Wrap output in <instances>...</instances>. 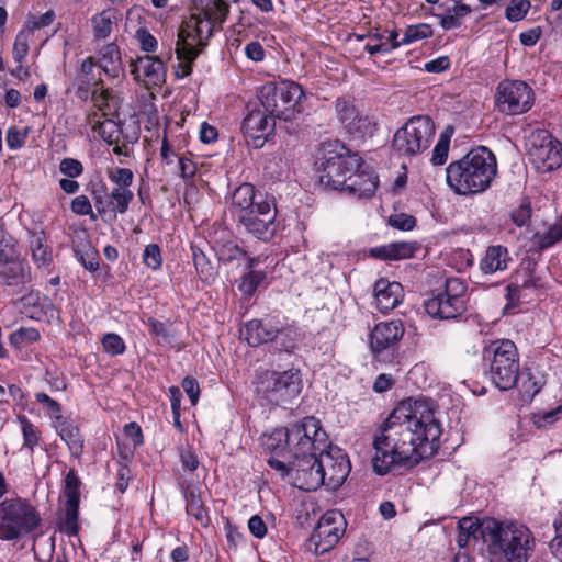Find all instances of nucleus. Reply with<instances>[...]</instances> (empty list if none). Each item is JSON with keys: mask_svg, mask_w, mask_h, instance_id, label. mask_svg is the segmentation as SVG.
I'll list each match as a JSON object with an SVG mask.
<instances>
[{"mask_svg": "<svg viewBox=\"0 0 562 562\" xmlns=\"http://www.w3.org/2000/svg\"><path fill=\"white\" fill-rule=\"evenodd\" d=\"M403 296V288L398 282L379 279L374 284L376 307L382 313L395 308L401 303Z\"/></svg>", "mask_w": 562, "mask_h": 562, "instance_id": "nucleus-27", "label": "nucleus"}, {"mask_svg": "<svg viewBox=\"0 0 562 562\" xmlns=\"http://www.w3.org/2000/svg\"><path fill=\"white\" fill-rule=\"evenodd\" d=\"M531 217V206L530 202H522L517 209L513 210L510 213V218L514 224L518 227H522L526 225Z\"/></svg>", "mask_w": 562, "mask_h": 562, "instance_id": "nucleus-60", "label": "nucleus"}, {"mask_svg": "<svg viewBox=\"0 0 562 562\" xmlns=\"http://www.w3.org/2000/svg\"><path fill=\"white\" fill-rule=\"evenodd\" d=\"M267 199V196L256 191L254 184L244 182L235 188L231 195V212L237 216L238 214L256 207L258 201H265Z\"/></svg>", "mask_w": 562, "mask_h": 562, "instance_id": "nucleus-29", "label": "nucleus"}, {"mask_svg": "<svg viewBox=\"0 0 562 562\" xmlns=\"http://www.w3.org/2000/svg\"><path fill=\"white\" fill-rule=\"evenodd\" d=\"M537 286V280H535L531 276L530 271H525L524 278L521 281L516 277L514 282H510L507 285V295L506 297L510 301V303H515V301L520 300V294L522 290L531 289Z\"/></svg>", "mask_w": 562, "mask_h": 562, "instance_id": "nucleus-43", "label": "nucleus"}, {"mask_svg": "<svg viewBox=\"0 0 562 562\" xmlns=\"http://www.w3.org/2000/svg\"><path fill=\"white\" fill-rule=\"evenodd\" d=\"M487 518L480 520L475 517H463L458 522V537L457 544L459 548H467L473 539L477 541L481 539L485 544V527Z\"/></svg>", "mask_w": 562, "mask_h": 562, "instance_id": "nucleus-31", "label": "nucleus"}, {"mask_svg": "<svg viewBox=\"0 0 562 562\" xmlns=\"http://www.w3.org/2000/svg\"><path fill=\"white\" fill-rule=\"evenodd\" d=\"M528 154L542 171H552L562 165V144L544 130L531 134Z\"/></svg>", "mask_w": 562, "mask_h": 562, "instance_id": "nucleus-16", "label": "nucleus"}, {"mask_svg": "<svg viewBox=\"0 0 562 562\" xmlns=\"http://www.w3.org/2000/svg\"><path fill=\"white\" fill-rule=\"evenodd\" d=\"M344 516L339 512L325 513L311 535V542L316 553H325L333 549L344 533Z\"/></svg>", "mask_w": 562, "mask_h": 562, "instance_id": "nucleus-19", "label": "nucleus"}, {"mask_svg": "<svg viewBox=\"0 0 562 562\" xmlns=\"http://www.w3.org/2000/svg\"><path fill=\"white\" fill-rule=\"evenodd\" d=\"M75 254L80 263L90 272H94L99 269V255L95 248L91 245L76 248Z\"/></svg>", "mask_w": 562, "mask_h": 562, "instance_id": "nucleus-45", "label": "nucleus"}, {"mask_svg": "<svg viewBox=\"0 0 562 562\" xmlns=\"http://www.w3.org/2000/svg\"><path fill=\"white\" fill-rule=\"evenodd\" d=\"M35 398H36L37 403L46 406L47 412L50 414V416L53 418H55L56 420L61 419V414H60L61 407L58 402L50 398L46 393H42V392L36 393Z\"/></svg>", "mask_w": 562, "mask_h": 562, "instance_id": "nucleus-62", "label": "nucleus"}, {"mask_svg": "<svg viewBox=\"0 0 562 562\" xmlns=\"http://www.w3.org/2000/svg\"><path fill=\"white\" fill-rule=\"evenodd\" d=\"M29 244L32 259L38 269L47 268L53 262L52 250L46 244L44 231H29Z\"/></svg>", "mask_w": 562, "mask_h": 562, "instance_id": "nucleus-34", "label": "nucleus"}, {"mask_svg": "<svg viewBox=\"0 0 562 562\" xmlns=\"http://www.w3.org/2000/svg\"><path fill=\"white\" fill-rule=\"evenodd\" d=\"M319 450V487L326 486L328 490H337L348 477L351 465L347 453L340 448L329 446L327 450Z\"/></svg>", "mask_w": 562, "mask_h": 562, "instance_id": "nucleus-14", "label": "nucleus"}, {"mask_svg": "<svg viewBox=\"0 0 562 562\" xmlns=\"http://www.w3.org/2000/svg\"><path fill=\"white\" fill-rule=\"evenodd\" d=\"M442 426L434 403L427 398H405L380 425L373 438L374 472L387 474L394 467H415L435 456Z\"/></svg>", "mask_w": 562, "mask_h": 562, "instance_id": "nucleus-1", "label": "nucleus"}, {"mask_svg": "<svg viewBox=\"0 0 562 562\" xmlns=\"http://www.w3.org/2000/svg\"><path fill=\"white\" fill-rule=\"evenodd\" d=\"M71 211L78 215H89L92 220H95V215L92 213V206L89 199L86 195H78L71 202Z\"/></svg>", "mask_w": 562, "mask_h": 562, "instance_id": "nucleus-63", "label": "nucleus"}, {"mask_svg": "<svg viewBox=\"0 0 562 562\" xmlns=\"http://www.w3.org/2000/svg\"><path fill=\"white\" fill-rule=\"evenodd\" d=\"M40 339L41 334L34 327H21L14 330L9 337L10 345L19 350L27 345L38 341Z\"/></svg>", "mask_w": 562, "mask_h": 562, "instance_id": "nucleus-40", "label": "nucleus"}, {"mask_svg": "<svg viewBox=\"0 0 562 562\" xmlns=\"http://www.w3.org/2000/svg\"><path fill=\"white\" fill-rule=\"evenodd\" d=\"M279 333L280 327L270 318L251 319L245 325V339L252 347L273 341Z\"/></svg>", "mask_w": 562, "mask_h": 562, "instance_id": "nucleus-28", "label": "nucleus"}, {"mask_svg": "<svg viewBox=\"0 0 562 562\" xmlns=\"http://www.w3.org/2000/svg\"><path fill=\"white\" fill-rule=\"evenodd\" d=\"M378 184V177L374 176L371 168L363 161V165L357 167L356 170L348 176L347 182L344 184L340 192H346L357 198H371Z\"/></svg>", "mask_w": 562, "mask_h": 562, "instance_id": "nucleus-24", "label": "nucleus"}, {"mask_svg": "<svg viewBox=\"0 0 562 562\" xmlns=\"http://www.w3.org/2000/svg\"><path fill=\"white\" fill-rule=\"evenodd\" d=\"M277 209L272 199L258 201L256 207L237 215V227L246 234L269 241L277 233Z\"/></svg>", "mask_w": 562, "mask_h": 562, "instance_id": "nucleus-11", "label": "nucleus"}, {"mask_svg": "<svg viewBox=\"0 0 562 562\" xmlns=\"http://www.w3.org/2000/svg\"><path fill=\"white\" fill-rule=\"evenodd\" d=\"M450 136L446 133L440 135L434 150L431 161L434 165H443L448 158Z\"/></svg>", "mask_w": 562, "mask_h": 562, "instance_id": "nucleus-54", "label": "nucleus"}, {"mask_svg": "<svg viewBox=\"0 0 562 562\" xmlns=\"http://www.w3.org/2000/svg\"><path fill=\"white\" fill-rule=\"evenodd\" d=\"M99 132L100 136L110 145L113 143H120L122 135V125L113 120H105L98 122L94 127Z\"/></svg>", "mask_w": 562, "mask_h": 562, "instance_id": "nucleus-44", "label": "nucleus"}, {"mask_svg": "<svg viewBox=\"0 0 562 562\" xmlns=\"http://www.w3.org/2000/svg\"><path fill=\"white\" fill-rule=\"evenodd\" d=\"M483 359L488 362L490 379L497 389L507 391L516 386L519 381V357L512 340L491 342L483 351Z\"/></svg>", "mask_w": 562, "mask_h": 562, "instance_id": "nucleus-5", "label": "nucleus"}, {"mask_svg": "<svg viewBox=\"0 0 562 562\" xmlns=\"http://www.w3.org/2000/svg\"><path fill=\"white\" fill-rule=\"evenodd\" d=\"M485 538L490 562H529L536 551L533 532L518 520L488 517Z\"/></svg>", "mask_w": 562, "mask_h": 562, "instance_id": "nucleus-2", "label": "nucleus"}, {"mask_svg": "<svg viewBox=\"0 0 562 562\" xmlns=\"http://www.w3.org/2000/svg\"><path fill=\"white\" fill-rule=\"evenodd\" d=\"M196 7L203 15L202 42L212 36L213 31L226 21L229 13V5L224 0H196Z\"/></svg>", "mask_w": 562, "mask_h": 562, "instance_id": "nucleus-23", "label": "nucleus"}, {"mask_svg": "<svg viewBox=\"0 0 562 562\" xmlns=\"http://www.w3.org/2000/svg\"><path fill=\"white\" fill-rule=\"evenodd\" d=\"M143 262L153 270H158L162 265L160 248L157 244H149L143 252Z\"/></svg>", "mask_w": 562, "mask_h": 562, "instance_id": "nucleus-53", "label": "nucleus"}, {"mask_svg": "<svg viewBox=\"0 0 562 562\" xmlns=\"http://www.w3.org/2000/svg\"><path fill=\"white\" fill-rule=\"evenodd\" d=\"M21 313L29 318L32 319H41L45 313L46 308L52 304L49 303V299L44 296L42 297L38 291L31 290L26 294H24L21 299Z\"/></svg>", "mask_w": 562, "mask_h": 562, "instance_id": "nucleus-35", "label": "nucleus"}, {"mask_svg": "<svg viewBox=\"0 0 562 562\" xmlns=\"http://www.w3.org/2000/svg\"><path fill=\"white\" fill-rule=\"evenodd\" d=\"M27 134H29V128L21 131L16 126H11L7 132L8 147L13 150L23 147L25 144Z\"/></svg>", "mask_w": 562, "mask_h": 562, "instance_id": "nucleus-58", "label": "nucleus"}, {"mask_svg": "<svg viewBox=\"0 0 562 562\" xmlns=\"http://www.w3.org/2000/svg\"><path fill=\"white\" fill-rule=\"evenodd\" d=\"M324 150L319 183L328 190L341 191L348 176L363 165V159L337 140L324 144Z\"/></svg>", "mask_w": 562, "mask_h": 562, "instance_id": "nucleus-7", "label": "nucleus"}, {"mask_svg": "<svg viewBox=\"0 0 562 562\" xmlns=\"http://www.w3.org/2000/svg\"><path fill=\"white\" fill-rule=\"evenodd\" d=\"M110 196L113 201L112 210L120 214L127 211L130 203L134 199V194L128 188H114Z\"/></svg>", "mask_w": 562, "mask_h": 562, "instance_id": "nucleus-47", "label": "nucleus"}, {"mask_svg": "<svg viewBox=\"0 0 562 562\" xmlns=\"http://www.w3.org/2000/svg\"><path fill=\"white\" fill-rule=\"evenodd\" d=\"M303 97L302 87L290 80L267 82L258 91V98L265 111L283 121H292L296 114L301 113L300 102Z\"/></svg>", "mask_w": 562, "mask_h": 562, "instance_id": "nucleus-6", "label": "nucleus"}, {"mask_svg": "<svg viewBox=\"0 0 562 562\" xmlns=\"http://www.w3.org/2000/svg\"><path fill=\"white\" fill-rule=\"evenodd\" d=\"M279 349L290 352L295 347L296 333L291 327H280L279 337L274 339Z\"/></svg>", "mask_w": 562, "mask_h": 562, "instance_id": "nucleus-55", "label": "nucleus"}, {"mask_svg": "<svg viewBox=\"0 0 562 562\" xmlns=\"http://www.w3.org/2000/svg\"><path fill=\"white\" fill-rule=\"evenodd\" d=\"M434 136L435 125L429 116H413L395 132L392 147L402 156L413 157L428 149Z\"/></svg>", "mask_w": 562, "mask_h": 562, "instance_id": "nucleus-10", "label": "nucleus"}, {"mask_svg": "<svg viewBox=\"0 0 562 562\" xmlns=\"http://www.w3.org/2000/svg\"><path fill=\"white\" fill-rule=\"evenodd\" d=\"M136 38L140 44L142 50L154 53L157 49V40L146 29H139L136 32Z\"/></svg>", "mask_w": 562, "mask_h": 562, "instance_id": "nucleus-64", "label": "nucleus"}, {"mask_svg": "<svg viewBox=\"0 0 562 562\" xmlns=\"http://www.w3.org/2000/svg\"><path fill=\"white\" fill-rule=\"evenodd\" d=\"M531 4L529 0H512L505 11V16L510 22L521 21L528 13Z\"/></svg>", "mask_w": 562, "mask_h": 562, "instance_id": "nucleus-50", "label": "nucleus"}, {"mask_svg": "<svg viewBox=\"0 0 562 562\" xmlns=\"http://www.w3.org/2000/svg\"><path fill=\"white\" fill-rule=\"evenodd\" d=\"M42 524L40 512L22 497L0 502V540L15 541L35 531Z\"/></svg>", "mask_w": 562, "mask_h": 562, "instance_id": "nucleus-4", "label": "nucleus"}, {"mask_svg": "<svg viewBox=\"0 0 562 562\" xmlns=\"http://www.w3.org/2000/svg\"><path fill=\"white\" fill-rule=\"evenodd\" d=\"M99 54L98 66L105 75L111 78H120L124 75L121 52L115 43L104 45Z\"/></svg>", "mask_w": 562, "mask_h": 562, "instance_id": "nucleus-32", "label": "nucleus"}, {"mask_svg": "<svg viewBox=\"0 0 562 562\" xmlns=\"http://www.w3.org/2000/svg\"><path fill=\"white\" fill-rule=\"evenodd\" d=\"M116 20V12L113 9H105L100 13L92 16L91 23L93 27V35L95 40L108 38L112 31L113 24Z\"/></svg>", "mask_w": 562, "mask_h": 562, "instance_id": "nucleus-38", "label": "nucleus"}, {"mask_svg": "<svg viewBox=\"0 0 562 562\" xmlns=\"http://www.w3.org/2000/svg\"><path fill=\"white\" fill-rule=\"evenodd\" d=\"M389 224L400 231H412L416 226V218L406 213H397L389 217Z\"/></svg>", "mask_w": 562, "mask_h": 562, "instance_id": "nucleus-56", "label": "nucleus"}, {"mask_svg": "<svg viewBox=\"0 0 562 562\" xmlns=\"http://www.w3.org/2000/svg\"><path fill=\"white\" fill-rule=\"evenodd\" d=\"M508 261H510V257L506 247L502 245L490 246L480 261V269L485 274L504 271L507 269Z\"/></svg>", "mask_w": 562, "mask_h": 562, "instance_id": "nucleus-33", "label": "nucleus"}, {"mask_svg": "<svg viewBox=\"0 0 562 562\" xmlns=\"http://www.w3.org/2000/svg\"><path fill=\"white\" fill-rule=\"evenodd\" d=\"M335 112L344 128L356 139H362L374 134L376 124L366 114H362L347 98H338L335 102Z\"/></svg>", "mask_w": 562, "mask_h": 562, "instance_id": "nucleus-18", "label": "nucleus"}, {"mask_svg": "<svg viewBox=\"0 0 562 562\" xmlns=\"http://www.w3.org/2000/svg\"><path fill=\"white\" fill-rule=\"evenodd\" d=\"M266 279L263 271L250 270L240 278L238 290L244 296L250 297L255 294L260 283Z\"/></svg>", "mask_w": 562, "mask_h": 562, "instance_id": "nucleus-42", "label": "nucleus"}, {"mask_svg": "<svg viewBox=\"0 0 562 562\" xmlns=\"http://www.w3.org/2000/svg\"><path fill=\"white\" fill-rule=\"evenodd\" d=\"M327 435L314 416L304 417L300 423L292 424L285 431L288 449L321 450L325 447Z\"/></svg>", "mask_w": 562, "mask_h": 562, "instance_id": "nucleus-15", "label": "nucleus"}, {"mask_svg": "<svg viewBox=\"0 0 562 562\" xmlns=\"http://www.w3.org/2000/svg\"><path fill=\"white\" fill-rule=\"evenodd\" d=\"M292 456V479L303 491L319 488V450L289 449Z\"/></svg>", "mask_w": 562, "mask_h": 562, "instance_id": "nucleus-17", "label": "nucleus"}, {"mask_svg": "<svg viewBox=\"0 0 562 562\" xmlns=\"http://www.w3.org/2000/svg\"><path fill=\"white\" fill-rule=\"evenodd\" d=\"M131 74L136 81H144L148 85H160L165 81L166 69L159 57L145 55L136 60L131 59Z\"/></svg>", "mask_w": 562, "mask_h": 562, "instance_id": "nucleus-26", "label": "nucleus"}, {"mask_svg": "<svg viewBox=\"0 0 562 562\" xmlns=\"http://www.w3.org/2000/svg\"><path fill=\"white\" fill-rule=\"evenodd\" d=\"M446 173L448 186L457 194L482 193L491 187L497 173L496 157L487 147L480 146L452 161Z\"/></svg>", "mask_w": 562, "mask_h": 562, "instance_id": "nucleus-3", "label": "nucleus"}, {"mask_svg": "<svg viewBox=\"0 0 562 562\" xmlns=\"http://www.w3.org/2000/svg\"><path fill=\"white\" fill-rule=\"evenodd\" d=\"M18 420L23 435V448L29 449L32 453L41 439V432L26 416L20 415Z\"/></svg>", "mask_w": 562, "mask_h": 562, "instance_id": "nucleus-41", "label": "nucleus"}, {"mask_svg": "<svg viewBox=\"0 0 562 562\" xmlns=\"http://www.w3.org/2000/svg\"><path fill=\"white\" fill-rule=\"evenodd\" d=\"M241 130L249 145L254 148H261L274 134L276 117L268 114L265 109L256 108L244 117Z\"/></svg>", "mask_w": 562, "mask_h": 562, "instance_id": "nucleus-21", "label": "nucleus"}, {"mask_svg": "<svg viewBox=\"0 0 562 562\" xmlns=\"http://www.w3.org/2000/svg\"><path fill=\"white\" fill-rule=\"evenodd\" d=\"M562 416V405L557 406L550 411L539 412L533 415V423L538 428H546L557 420H559Z\"/></svg>", "mask_w": 562, "mask_h": 562, "instance_id": "nucleus-52", "label": "nucleus"}, {"mask_svg": "<svg viewBox=\"0 0 562 562\" xmlns=\"http://www.w3.org/2000/svg\"><path fill=\"white\" fill-rule=\"evenodd\" d=\"M516 385H518L522 398L531 401L541 391L544 382L530 372H522L519 374V381Z\"/></svg>", "mask_w": 562, "mask_h": 562, "instance_id": "nucleus-39", "label": "nucleus"}, {"mask_svg": "<svg viewBox=\"0 0 562 562\" xmlns=\"http://www.w3.org/2000/svg\"><path fill=\"white\" fill-rule=\"evenodd\" d=\"M302 376L297 369L282 372L265 371L258 378L257 393L274 406L286 407L302 391Z\"/></svg>", "mask_w": 562, "mask_h": 562, "instance_id": "nucleus-9", "label": "nucleus"}, {"mask_svg": "<svg viewBox=\"0 0 562 562\" xmlns=\"http://www.w3.org/2000/svg\"><path fill=\"white\" fill-rule=\"evenodd\" d=\"M61 173L69 178H77L83 172L82 164L74 158H64L59 164Z\"/></svg>", "mask_w": 562, "mask_h": 562, "instance_id": "nucleus-61", "label": "nucleus"}, {"mask_svg": "<svg viewBox=\"0 0 562 562\" xmlns=\"http://www.w3.org/2000/svg\"><path fill=\"white\" fill-rule=\"evenodd\" d=\"M405 333L401 321L381 322L370 333V349L373 358L381 363H395L398 344Z\"/></svg>", "mask_w": 562, "mask_h": 562, "instance_id": "nucleus-12", "label": "nucleus"}, {"mask_svg": "<svg viewBox=\"0 0 562 562\" xmlns=\"http://www.w3.org/2000/svg\"><path fill=\"white\" fill-rule=\"evenodd\" d=\"M193 263L203 282H211L214 279V269L200 249H193Z\"/></svg>", "mask_w": 562, "mask_h": 562, "instance_id": "nucleus-48", "label": "nucleus"}, {"mask_svg": "<svg viewBox=\"0 0 562 562\" xmlns=\"http://www.w3.org/2000/svg\"><path fill=\"white\" fill-rule=\"evenodd\" d=\"M539 247L546 249L552 247L562 239V225L555 222L543 234H536Z\"/></svg>", "mask_w": 562, "mask_h": 562, "instance_id": "nucleus-49", "label": "nucleus"}, {"mask_svg": "<svg viewBox=\"0 0 562 562\" xmlns=\"http://www.w3.org/2000/svg\"><path fill=\"white\" fill-rule=\"evenodd\" d=\"M183 496L186 499L187 514L192 516L201 526H209L210 517L196 488L187 486L183 490Z\"/></svg>", "mask_w": 562, "mask_h": 562, "instance_id": "nucleus-37", "label": "nucleus"}, {"mask_svg": "<svg viewBox=\"0 0 562 562\" xmlns=\"http://www.w3.org/2000/svg\"><path fill=\"white\" fill-rule=\"evenodd\" d=\"M81 481L74 469L65 476L64 494L66 496L65 517L60 524V530L69 537L79 531L78 515Z\"/></svg>", "mask_w": 562, "mask_h": 562, "instance_id": "nucleus-22", "label": "nucleus"}, {"mask_svg": "<svg viewBox=\"0 0 562 562\" xmlns=\"http://www.w3.org/2000/svg\"><path fill=\"white\" fill-rule=\"evenodd\" d=\"M109 178L116 183V188H128L134 179L133 171L128 168H115L109 172Z\"/></svg>", "mask_w": 562, "mask_h": 562, "instance_id": "nucleus-57", "label": "nucleus"}, {"mask_svg": "<svg viewBox=\"0 0 562 562\" xmlns=\"http://www.w3.org/2000/svg\"><path fill=\"white\" fill-rule=\"evenodd\" d=\"M101 344L104 351L111 356L123 355L126 349L124 340L114 333L105 334L102 337Z\"/></svg>", "mask_w": 562, "mask_h": 562, "instance_id": "nucleus-51", "label": "nucleus"}, {"mask_svg": "<svg viewBox=\"0 0 562 562\" xmlns=\"http://www.w3.org/2000/svg\"><path fill=\"white\" fill-rule=\"evenodd\" d=\"M417 249L418 244L416 241H394L373 247L369 250V254L380 260H402L412 258Z\"/></svg>", "mask_w": 562, "mask_h": 562, "instance_id": "nucleus-30", "label": "nucleus"}, {"mask_svg": "<svg viewBox=\"0 0 562 562\" xmlns=\"http://www.w3.org/2000/svg\"><path fill=\"white\" fill-rule=\"evenodd\" d=\"M535 102V92L520 80H504L498 83L495 106L506 115H519L528 112Z\"/></svg>", "mask_w": 562, "mask_h": 562, "instance_id": "nucleus-13", "label": "nucleus"}, {"mask_svg": "<svg viewBox=\"0 0 562 562\" xmlns=\"http://www.w3.org/2000/svg\"><path fill=\"white\" fill-rule=\"evenodd\" d=\"M56 429L60 438L67 443L70 452L75 457L81 456L83 451V439L80 435L79 427L72 422L60 419L56 420Z\"/></svg>", "mask_w": 562, "mask_h": 562, "instance_id": "nucleus-36", "label": "nucleus"}, {"mask_svg": "<svg viewBox=\"0 0 562 562\" xmlns=\"http://www.w3.org/2000/svg\"><path fill=\"white\" fill-rule=\"evenodd\" d=\"M16 250L15 245L13 243L12 237H4L0 239V266L3 263H8L16 259Z\"/></svg>", "mask_w": 562, "mask_h": 562, "instance_id": "nucleus-59", "label": "nucleus"}, {"mask_svg": "<svg viewBox=\"0 0 562 562\" xmlns=\"http://www.w3.org/2000/svg\"><path fill=\"white\" fill-rule=\"evenodd\" d=\"M432 27L429 24L419 23L416 25H409L406 27L401 43H403V45H407L424 38H428L432 36Z\"/></svg>", "mask_w": 562, "mask_h": 562, "instance_id": "nucleus-46", "label": "nucleus"}, {"mask_svg": "<svg viewBox=\"0 0 562 562\" xmlns=\"http://www.w3.org/2000/svg\"><path fill=\"white\" fill-rule=\"evenodd\" d=\"M467 282L461 278H447L442 286L431 291L424 302L426 313L438 319H456L467 311Z\"/></svg>", "mask_w": 562, "mask_h": 562, "instance_id": "nucleus-8", "label": "nucleus"}, {"mask_svg": "<svg viewBox=\"0 0 562 562\" xmlns=\"http://www.w3.org/2000/svg\"><path fill=\"white\" fill-rule=\"evenodd\" d=\"M202 24L200 14H192L182 23L176 43V54L180 58L195 59L206 46V42H202Z\"/></svg>", "mask_w": 562, "mask_h": 562, "instance_id": "nucleus-20", "label": "nucleus"}, {"mask_svg": "<svg viewBox=\"0 0 562 562\" xmlns=\"http://www.w3.org/2000/svg\"><path fill=\"white\" fill-rule=\"evenodd\" d=\"M33 280L32 268L25 259L16 258L0 266V286L21 292Z\"/></svg>", "mask_w": 562, "mask_h": 562, "instance_id": "nucleus-25", "label": "nucleus"}]
</instances>
